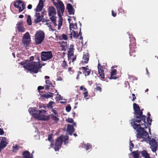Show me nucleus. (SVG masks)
Returning <instances> with one entry per match:
<instances>
[{
	"label": "nucleus",
	"mask_w": 158,
	"mask_h": 158,
	"mask_svg": "<svg viewBox=\"0 0 158 158\" xmlns=\"http://www.w3.org/2000/svg\"><path fill=\"white\" fill-rule=\"evenodd\" d=\"M148 117L147 118V123L145 122L146 116H141L140 119L138 120L135 118L131 120V123L133 128L137 130L138 133L136 135L137 138L138 140L142 139V141H149L150 148L152 151L153 152H156L157 147V145L156 140L153 139L150 140L148 134L147 132L144 130V128H147L149 126L151 125L152 119L150 117V114L148 113Z\"/></svg>",
	"instance_id": "1"
},
{
	"label": "nucleus",
	"mask_w": 158,
	"mask_h": 158,
	"mask_svg": "<svg viewBox=\"0 0 158 158\" xmlns=\"http://www.w3.org/2000/svg\"><path fill=\"white\" fill-rule=\"evenodd\" d=\"M34 59L33 56H31L30 60H27L25 61H23L20 63L21 65L25 69L31 71L35 73L38 72L40 64L39 63L32 62Z\"/></svg>",
	"instance_id": "2"
},
{
	"label": "nucleus",
	"mask_w": 158,
	"mask_h": 158,
	"mask_svg": "<svg viewBox=\"0 0 158 158\" xmlns=\"http://www.w3.org/2000/svg\"><path fill=\"white\" fill-rule=\"evenodd\" d=\"M68 20L69 23L70 35L71 39L72 38L73 36L74 38H77L79 35H79H81L80 33L81 29H80L79 30L77 29L75 17H70L68 19Z\"/></svg>",
	"instance_id": "3"
},
{
	"label": "nucleus",
	"mask_w": 158,
	"mask_h": 158,
	"mask_svg": "<svg viewBox=\"0 0 158 158\" xmlns=\"http://www.w3.org/2000/svg\"><path fill=\"white\" fill-rule=\"evenodd\" d=\"M28 111L34 118L38 120H47L49 119L48 116L45 115V111L44 110L37 111L34 108H30Z\"/></svg>",
	"instance_id": "4"
},
{
	"label": "nucleus",
	"mask_w": 158,
	"mask_h": 158,
	"mask_svg": "<svg viewBox=\"0 0 158 158\" xmlns=\"http://www.w3.org/2000/svg\"><path fill=\"white\" fill-rule=\"evenodd\" d=\"M48 11L50 19L53 22L54 26L56 27H57L58 29L60 30L62 24L63 20L61 16L58 14L59 17V22L58 26H57L56 22V17L55 16L56 14L55 9L53 6L50 7L48 8Z\"/></svg>",
	"instance_id": "5"
},
{
	"label": "nucleus",
	"mask_w": 158,
	"mask_h": 158,
	"mask_svg": "<svg viewBox=\"0 0 158 158\" xmlns=\"http://www.w3.org/2000/svg\"><path fill=\"white\" fill-rule=\"evenodd\" d=\"M44 38V34L41 31H38L35 35V41L37 44H41Z\"/></svg>",
	"instance_id": "6"
},
{
	"label": "nucleus",
	"mask_w": 158,
	"mask_h": 158,
	"mask_svg": "<svg viewBox=\"0 0 158 158\" xmlns=\"http://www.w3.org/2000/svg\"><path fill=\"white\" fill-rule=\"evenodd\" d=\"M133 108L134 110V114L135 115L137 119H140L142 115V112L140 109L139 106L136 104L134 103L133 104Z\"/></svg>",
	"instance_id": "7"
},
{
	"label": "nucleus",
	"mask_w": 158,
	"mask_h": 158,
	"mask_svg": "<svg viewBox=\"0 0 158 158\" xmlns=\"http://www.w3.org/2000/svg\"><path fill=\"white\" fill-rule=\"evenodd\" d=\"M15 7L19 9V12L22 11L25 8V5L23 2L20 0L16 1L14 4Z\"/></svg>",
	"instance_id": "8"
},
{
	"label": "nucleus",
	"mask_w": 158,
	"mask_h": 158,
	"mask_svg": "<svg viewBox=\"0 0 158 158\" xmlns=\"http://www.w3.org/2000/svg\"><path fill=\"white\" fill-rule=\"evenodd\" d=\"M52 56L51 52H43L41 53V59L43 61H46L51 59Z\"/></svg>",
	"instance_id": "9"
},
{
	"label": "nucleus",
	"mask_w": 158,
	"mask_h": 158,
	"mask_svg": "<svg viewBox=\"0 0 158 158\" xmlns=\"http://www.w3.org/2000/svg\"><path fill=\"white\" fill-rule=\"evenodd\" d=\"M31 38L28 32L26 33L23 37L22 44L24 46H27L30 43Z\"/></svg>",
	"instance_id": "10"
},
{
	"label": "nucleus",
	"mask_w": 158,
	"mask_h": 158,
	"mask_svg": "<svg viewBox=\"0 0 158 158\" xmlns=\"http://www.w3.org/2000/svg\"><path fill=\"white\" fill-rule=\"evenodd\" d=\"M54 5L57 8L59 11L62 13L64 12V6L63 3L59 0L57 1V2L54 4Z\"/></svg>",
	"instance_id": "11"
},
{
	"label": "nucleus",
	"mask_w": 158,
	"mask_h": 158,
	"mask_svg": "<svg viewBox=\"0 0 158 158\" xmlns=\"http://www.w3.org/2000/svg\"><path fill=\"white\" fill-rule=\"evenodd\" d=\"M63 142L61 137H59L56 140L55 144V151H58L61 147Z\"/></svg>",
	"instance_id": "12"
},
{
	"label": "nucleus",
	"mask_w": 158,
	"mask_h": 158,
	"mask_svg": "<svg viewBox=\"0 0 158 158\" xmlns=\"http://www.w3.org/2000/svg\"><path fill=\"white\" fill-rule=\"evenodd\" d=\"M89 60V54L88 53H84L82 60L80 63V64L81 65H84L85 64L88 63Z\"/></svg>",
	"instance_id": "13"
},
{
	"label": "nucleus",
	"mask_w": 158,
	"mask_h": 158,
	"mask_svg": "<svg viewBox=\"0 0 158 158\" xmlns=\"http://www.w3.org/2000/svg\"><path fill=\"white\" fill-rule=\"evenodd\" d=\"M8 142L6 138L2 137L0 143V152L6 146Z\"/></svg>",
	"instance_id": "14"
},
{
	"label": "nucleus",
	"mask_w": 158,
	"mask_h": 158,
	"mask_svg": "<svg viewBox=\"0 0 158 158\" xmlns=\"http://www.w3.org/2000/svg\"><path fill=\"white\" fill-rule=\"evenodd\" d=\"M44 2L42 0H40L39 3L37 5L36 8L35 9L36 12H40L42 9L44 7Z\"/></svg>",
	"instance_id": "15"
},
{
	"label": "nucleus",
	"mask_w": 158,
	"mask_h": 158,
	"mask_svg": "<svg viewBox=\"0 0 158 158\" xmlns=\"http://www.w3.org/2000/svg\"><path fill=\"white\" fill-rule=\"evenodd\" d=\"M17 28L18 31L20 32H23L25 30L23 26V22L22 21H19L18 23L17 24Z\"/></svg>",
	"instance_id": "16"
},
{
	"label": "nucleus",
	"mask_w": 158,
	"mask_h": 158,
	"mask_svg": "<svg viewBox=\"0 0 158 158\" xmlns=\"http://www.w3.org/2000/svg\"><path fill=\"white\" fill-rule=\"evenodd\" d=\"M98 73L101 77V78L104 79V71L103 69V68L99 65V64H98Z\"/></svg>",
	"instance_id": "17"
},
{
	"label": "nucleus",
	"mask_w": 158,
	"mask_h": 158,
	"mask_svg": "<svg viewBox=\"0 0 158 158\" xmlns=\"http://www.w3.org/2000/svg\"><path fill=\"white\" fill-rule=\"evenodd\" d=\"M74 131L73 126L71 125L68 124L67 130V133L69 135H72Z\"/></svg>",
	"instance_id": "18"
},
{
	"label": "nucleus",
	"mask_w": 158,
	"mask_h": 158,
	"mask_svg": "<svg viewBox=\"0 0 158 158\" xmlns=\"http://www.w3.org/2000/svg\"><path fill=\"white\" fill-rule=\"evenodd\" d=\"M67 8L70 15L74 14V10L71 4H68L67 6Z\"/></svg>",
	"instance_id": "19"
},
{
	"label": "nucleus",
	"mask_w": 158,
	"mask_h": 158,
	"mask_svg": "<svg viewBox=\"0 0 158 158\" xmlns=\"http://www.w3.org/2000/svg\"><path fill=\"white\" fill-rule=\"evenodd\" d=\"M35 18L34 19V21L36 23H38L41 20V18L40 15L38 12H36L35 15Z\"/></svg>",
	"instance_id": "20"
},
{
	"label": "nucleus",
	"mask_w": 158,
	"mask_h": 158,
	"mask_svg": "<svg viewBox=\"0 0 158 158\" xmlns=\"http://www.w3.org/2000/svg\"><path fill=\"white\" fill-rule=\"evenodd\" d=\"M87 66L86 67H82L81 68L83 70V73L84 74L85 76H89L90 73V69L87 68Z\"/></svg>",
	"instance_id": "21"
},
{
	"label": "nucleus",
	"mask_w": 158,
	"mask_h": 158,
	"mask_svg": "<svg viewBox=\"0 0 158 158\" xmlns=\"http://www.w3.org/2000/svg\"><path fill=\"white\" fill-rule=\"evenodd\" d=\"M23 156L25 158H33L32 155H31L28 151L24 152L23 154Z\"/></svg>",
	"instance_id": "22"
},
{
	"label": "nucleus",
	"mask_w": 158,
	"mask_h": 158,
	"mask_svg": "<svg viewBox=\"0 0 158 158\" xmlns=\"http://www.w3.org/2000/svg\"><path fill=\"white\" fill-rule=\"evenodd\" d=\"M45 83L46 84L45 86L46 89H49L50 87L53 86L52 82L49 80H46Z\"/></svg>",
	"instance_id": "23"
},
{
	"label": "nucleus",
	"mask_w": 158,
	"mask_h": 158,
	"mask_svg": "<svg viewBox=\"0 0 158 158\" xmlns=\"http://www.w3.org/2000/svg\"><path fill=\"white\" fill-rule=\"evenodd\" d=\"M53 94L50 92H48L43 94L42 97L46 98H49L52 97Z\"/></svg>",
	"instance_id": "24"
},
{
	"label": "nucleus",
	"mask_w": 158,
	"mask_h": 158,
	"mask_svg": "<svg viewBox=\"0 0 158 158\" xmlns=\"http://www.w3.org/2000/svg\"><path fill=\"white\" fill-rule=\"evenodd\" d=\"M116 74V70L115 69H112L111 73V76L110 77V79H116V78L115 77H113V76Z\"/></svg>",
	"instance_id": "25"
},
{
	"label": "nucleus",
	"mask_w": 158,
	"mask_h": 158,
	"mask_svg": "<svg viewBox=\"0 0 158 158\" xmlns=\"http://www.w3.org/2000/svg\"><path fill=\"white\" fill-rule=\"evenodd\" d=\"M132 154L134 158H139L140 152L138 151L133 152H132Z\"/></svg>",
	"instance_id": "26"
},
{
	"label": "nucleus",
	"mask_w": 158,
	"mask_h": 158,
	"mask_svg": "<svg viewBox=\"0 0 158 158\" xmlns=\"http://www.w3.org/2000/svg\"><path fill=\"white\" fill-rule=\"evenodd\" d=\"M141 155L144 157L146 158L149 156V154L145 150H143L141 152Z\"/></svg>",
	"instance_id": "27"
},
{
	"label": "nucleus",
	"mask_w": 158,
	"mask_h": 158,
	"mask_svg": "<svg viewBox=\"0 0 158 158\" xmlns=\"http://www.w3.org/2000/svg\"><path fill=\"white\" fill-rule=\"evenodd\" d=\"M141 155L144 157L146 158L149 156V154L145 150H143L141 152Z\"/></svg>",
	"instance_id": "28"
},
{
	"label": "nucleus",
	"mask_w": 158,
	"mask_h": 158,
	"mask_svg": "<svg viewBox=\"0 0 158 158\" xmlns=\"http://www.w3.org/2000/svg\"><path fill=\"white\" fill-rule=\"evenodd\" d=\"M60 46L61 47V49L64 50L65 49V48L67 46V43L66 42H62L60 43Z\"/></svg>",
	"instance_id": "29"
},
{
	"label": "nucleus",
	"mask_w": 158,
	"mask_h": 158,
	"mask_svg": "<svg viewBox=\"0 0 158 158\" xmlns=\"http://www.w3.org/2000/svg\"><path fill=\"white\" fill-rule=\"evenodd\" d=\"M60 137H61L62 138V141L63 140V139L64 140V143L65 144H66V143H67L66 142V141H67L68 140V139H69V137L68 136H60Z\"/></svg>",
	"instance_id": "30"
},
{
	"label": "nucleus",
	"mask_w": 158,
	"mask_h": 158,
	"mask_svg": "<svg viewBox=\"0 0 158 158\" xmlns=\"http://www.w3.org/2000/svg\"><path fill=\"white\" fill-rule=\"evenodd\" d=\"M27 23L29 25H30L31 24V17L30 15L27 16Z\"/></svg>",
	"instance_id": "31"
},
{
	"label": "nucleus",
	"mask_w": 158,
	"mask_h": 158,
	"mask_svg": "<svg viewBox=\"0 0 158 158\" xmlns=\"http://www.w3.org/2000/svg\"><path fill=\"white\" fill-rule=\"evenodd\" d=\"M55 104V103L53 102H50L48 105V108H52Z\"/></svg>",
	"instance_id": "32"
},
{
	"label": "nucleus",
	"mask_w": 158,
	"mask_h": 158,
	"mask_svg": "<svg viewBox=\"0 0 158 158\" xmlns=\"http://www.w3.org/2000/svg\"><path fill=\"white\" fill-rule=\"evenodd\" d=\"M57 116V115H55V116L53 115L52 116L51 118L53 120L57 122L59 121V120Z\"/></svg>",
	"instance_id": "33"
},
{
	"label": "nucleus",
	"mask_w": 158,
	"mask_h": 158,
	"mask_svg": "<svg viewBox=\"0 0 158 158\" xmlns=\"http://www.w3.org/2000/svg\"><path fill=\"white\" fill-rule=\"evenodd\" d=\"M56 99L57 100H60L63 99V97L61 96L60 95H59L58 93H57L56 96Z\"/></svg>",
	"instance_id": "34"
},
{
	"label": "nucleus",
	"mask_w": 158,
	"mask_h": 158,
	"mask_svg": "<svg viewBox=\"0 0 158 158\" xmlns=\"http://www.w3.org/2000/svg\"><path fill=\"white\" fill-rule=\"evenodd\" d=\"M73 50L72 49L69 50L68 52V57L69 58V56H71L73 55Z\"/></svg>",
	"instance_id": "35"
},
{
	"label": "nucleus",
	"mask_w": 158,
	"mask_h": 158,
	"mask_svg": "<svg viewBox=\"0 0 158 158\" xmlns=\"http://www.w3.org/2000/svg\"><path fill=\"white\" fill-rule=\"evenodd\" d=\"M85 147L86 149L87 150H88L91 148V146L90 144L89 143H87V144H85Z\"/></svg>",
	"instance_id": "36"
},
{
	"label": "nucleus",
	"mask_w": 158,
	"mask_h": 158,
	"mask_svg": "<svg viewBox=\"0 0 158 158\" xmlns=\"http://www.w3.org/2000/svg\"><path fill=\"white\" fill-rule=\"evenodd\" d=\"M80 89L83 91V93L88 92L87 89L83 86L80 87Z\"/></svg>",
	"instance_id": "37"
},
{
	"label": "nucleus",
	"mask_w": 158,
	"mask_h": 158,
	"mask_svg": "<svg viewBox=\"0 0 158 158\" xmlns=\"http://www.w3.org/2000/svg\"><path fill=\"white\" fill-rule=\"evenodd\" d=\"M83 94L84 96V98L86 99H87L89 98V97H88V92H86L85 93H83Z\"/></svg>",
	"instance_id": "38"
},
{
	"label": "nucleus",
	"mask_w": 158,
	"mask_h": 158,
	"mask_svg": "<svg viewBox=\"0 0 158 158\" xmlns=\"http://www.w3.org/2000/svg\"><path fill=\"white\" fill-rule=\"evenodd\" d=\"M19 147L17 145L13 146V151L14 152L16 151L18 149H19Z\"/></svg>",
	"instance_id": "39"
},
{
	"label": "nucleus",
	"mask_w": 158,
	"mask_h": 158,
	"mask_svg": "<svg viewBox=\"0 0 158 158\" xmlns=\"http://www.w3.org/2000/svg\"><path fill=\"white\" fill-rule=\"evenodd\" d=\"M130 144H129L130 150L131 151H132V148H133L134 146L133 144L132 143H131V141L130 140Z\"/></svg>",
	"instance_id": "40"
},
{
	"label": "nucleus",
	"mask_w": 158,
	"mask_h": 158,
	"mask_svg": "<svg viewBox=\"0 0 158 158\" xmlns=\"http://www.w3.org/2000/svg\"><path fill=\"white\" fill-rule=\"evenodd\" d=\"M71 110V107L70 105L67 106L66 107V111L67 112H69Z\"/></svg>",
	"instance_id": "41"
},
{
	"label": "nucleus",
	"mask_w": 158,
	"mask_h": 158,
	"mask_svg": "<svg viewBox=\"0 0 158 158\" xmlns=\"http://www.w3.org/2000/svg\"><path fill=\"white\" fill-rule=\"evenodd\" d=\"M66 121L67 122L69 123H73V120L72 118H69L66 119Z\"/></svg>",
	"instance_id": "42"
},
{
	"label": "nucleus",
	"mask_w": 158,
	"mask_h": 158,
	"mask_svg": "<svg viewBox=\"0 0 158 158\" xmlns=\"http://www.w3.org/2000/svg\"><path fill=\"white\" fill-rule=\"evenodd\" d=\"M45 24L47 25L48 27H49V30H52V28L50 27L51 26V25L50 23H49L48 22H46Z\"/></svg>",
	"instance_id": "43"
},
{
	"label": "nucleus",
	"mask_w": 158,
	"mask_h": 158,
	"mask_svg": "<svg viewBox=\"0 0 158 158\" xmlns=\"http://www.w3.org/2000/svg\"><path fill=\"white\" fill-rule=\"evenodd\" d=\"M62 38L64 40H67L68 38L67 36L65 34H63L62 35Z\"/></svg>",
	"instance_id": "44"
},
{
	"label": "nucleus",
	"mask_w": 158,
	"mask_h": 158,
	"mask_svg": "<svg viewBox=\"0 0 158 158\" xmlns=\"http://www.w3.org/2000/svg\"><path fill=\"white\" fill-rule=\"evenodd\" d=\"M100 85H98L96 87V90H99L100 91H101V88L100 86Z\"/></svg>",
	"instance_id": "45"
},
{
	"label": "nucleus",
	"mask_w": 158,
	"mask_h": 158,
	"mask_svg": "<svg viewBox=\"0 0 158 158\" xmlns=\"http://www.w3.org/2000/svg\"><path fill=\"white\" fill-rule=\"evenodd\" d=\"M66 66V63L65 62L64 60L63 61L62 64V66L64 68H65Z\"/></svg>",
	"instance_id": "46"
},
{
	"label": "nucleus",
	"mask_w": 158,
	"mask_h": 158,
	"mask_svg": "<svg viewBox=\"0 0 158 158\" xmlns=\"http://www.w3.org/2000/svg\"><path fill=\"white\" fill-rule=\"evenodd\" d=\"M52 111L54 113L55 115H57V113L56 110L52 109Z\"/></svg>",
	"instance_id": "47"
},
{
	"label": "nucleus",
	"mask_w": 158,
	"mask_h": 158,
	"mask_svg": "<svg viewBox=\"0 0 158 158\" xmlns=\"http://www.w3.org/2000/svg\"><path fill=\"white\" fill-rule=\"evenodd\" d=\"M48 139L49 141H51L52 139V136L51 135H49L48 138Z\"/></svg>",
	"instance_id": "48"
},
{
	"label": "nucleus",
	"mask_w": 158,
	"mask_h": 158,
	"mask_svg": "<svg viewBox=\"0 0 158 158\" xmlns=\"http://www.w3.org/2000/svg\"><path fill=\"white\" fill-rule=\"evenodd\" d=\"M112 15L114 17H115L116 15V13L113 10L112 11Z\"/></svg>",
	"instance_id": "49"
},
{
	"label": "nucleus",
	"mask_w": 158,
	"mask_h": 158,
	"mask_svg": "<svg viewBox=\"0 0 158 158\" xmlns=\"http://www.w3.org/2000/svg\"><path fill=\"white\" fill-rule=\"evenodd\" d=\"M132 97H133V98H132V100L133 101H134L136 99V97L135 96V94H132Z\"/></svg>",
	"instance_id": "50"
},
{
	"label": "nucleus",
	"mask_w": 158,
	"mask_h": 158,
	"mask_svg": "<svg viewBox=\"0 0 158 158\" xmlns=\"http://www.w3.org/2000/svg\"><path fill=\"white\" fill-rule=\"evenodd\" d=\"M43 89H44V87L42 86H39L38 88V89L39 91Z\"/></svg>",
	"instance_id": "51"
},
{
	"label": "nucleus",
	"mask_w": 158,
	"mask_h": 158,
	"mask_svg": "<svg viewBox=\"0 0 158 158\" xmlns=\"http://www.w3.org/2000/svg\"><path fill=\"white\" fill-rule=\"evenodd\" d=\"M4 134V131L0 129V135H2Z\"/></svg>",
	"instance_id": "52"
},
{
	"label": "nucleus",
	"mask_w": 158,
	"mask_h": 158,
	"mask_svg": "<svg viewBox=\"0 0 158 158\" xmlns=\"http://www.w3.org/2000/svg\"><path fill=\"white\" fill-rule=\"evenodd\" d=\"M73 47H74V46L73 45H70V48L69 49V50H71V49H72L73 50Z\"/></svg>",
	"instance_id": "53"
},
{
	"label": "nucleus",
	"mask_w": 158,
	"mask_h": 158,
	"mask_svg": "<svg viewBox=\"0 0 158 158\" xmlns=\"http://www.w3.org/2000/svg\"><path fill=\"white\" fill-rule=\"evenodd\" d=\"M32 5L31 4L27 6V8L29 9H31L32 8Z\"/></svg>",
	"instance_id": "54"
},
{
	"label": "nucleus",
	"mask_w": 158,
	"mask_h": 158,
	"mask_svg": "<svg viewBox=\"0 0 158 158\" xmlns=\"http://www.w3.org/2000/svg\"><path fill=\"white\" fill-rule=\"evenodd\" d=\"M132 52H133V51L131 49L130 52V55L131 56H135L133 54H132Z\"/></svg>",
	"instance_id": "55"
},
{
	"label": "nucleus",
	"mask_w": 158,
	"mask_h": 158,
	"mask_svg": "<svg viewBox=\"0 0 158 158\" xmlns=\"http://www.w3.org/2000/svg\"><path fill=\"white\" fill-rule=\"evenodd\" d=\"M62 80V79L60 77H58L57 78V80L58 81H61Z\"/></svg>",
	"instance_id": "56"
},
{
	"label": "nucleus",
	"mask_w": 158,
	"mask_h": 158,
	"mask_svg": "<svg viewBox=\"0 0 158 158\" xmlns=\"http://www.w3.org/2000/svg\"><path fill=\"white\" fill-rule=\"evenodd\" d=\"M81 74V72H79L77 74V79H78V77H79V74Z\"/></svg>",
	"instance_id": "57"
},
{
	"label": "nucleus",
	"mask_w": 158,
	"mask_h": 158,
	"mask_svg": "<svg viewBox=\"0 0 158 158\" xmlns=\"http://www.w3.org/2000/svg\"><path fill=\"white\" fill-rule=\"evenodd\" d=\"M23 15H20L19 16V17L20 18H23Z\"/></svg>",
	"instance_id": "58"
},
{
	"label": "nucleus",
	"mask_w": 158,
	"mask_h": 158,
	"mask_svg": "<svg viewBox=\"0 0 158 158\" xmlns=\"http://www.w3.org/2000/svg\"><path fill=\"white\" fill-rule=\"evenodd\" d=\"M45 79H48L49 78V77L48 76H45Z\"/></svg>",
	"instance_id": "59"
},
{
	"label": "nucleus",
	"mask_w": 158,
	"mask_h": 158,
	"mask_svg": "<svg viewBox=\"0 0 158 158\" xmlns=\"http://www.w3.org/2000/svg\"><path fill=\"white\" fill-rule=\"evenodd\" d=\"M76 59V57H74V58H73L72 59V62H73Z\"/></svg>",
	"instance_id": "60"
},
{
	"label": "nucleus",
	"mask_w": 158,
	"mask_h": 158,
	"mask_svg": "<svg viewBox=\"0 0 158 158\" xmlns=\"http://www.w3.org/2000/svg\"><path fill=\"white\" fill-rule=\"evenodd\" d=\"M73 125L74 126H76V124L75 123H73Z\"/></svg>",
	"instance_id": "61"
},
{
	"label": "nucleus",
	"mask_w": 158,
	"mask_h": 158,
	"mask_svg": "<svg viewBox=\"0 0 158 158\" xmlns=\"http://www.w3.org/2000/svg\"><path fill=\"white\" fill-rule=\"evenodd\" d=\"M146 71L147 72V73L148 74V70L147 69H146Z\"/></svg>",
	"instance_id": "62"
},
{
	"label": "nucleus",
	"mask_w": 158,
	"mask_h": 158,
	"mask_svg": "<svg viewBox=\"0 0 158 158\" xmlns=\"http://www.w3.org/2000/svg\"><path fill=\"white\" fill-rule=\"evenodd\" d=\"M70 2H73V1L72 0H68Z\"/></svg>",
	"instance_id": "63"
},
{
	"label": "nucleus",
	"mask_w": 158,
	"mask_h": 158,
	"mask_svg": "<svg viewBox=\"0 0 158 158\" xmlns=\"http://www.w3.org/2000/svg\"><path fill=\"white\" fill-rule=\"evenodd\" d=\"M75 136H77V135L76 134V133H74V134H73Z\"/></svg>",
	"instance_id": "64"
}]
</instances>
